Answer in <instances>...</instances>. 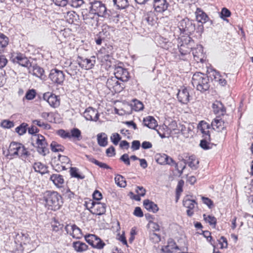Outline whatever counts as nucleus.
<instances>
[{"label": "nucleus", "instance_id": "obj_33", "mask_svg": "<svg viewBox=\"0 0 253 253\" xmlns=\"http://www.w3.org/2000/svg\"><path fill=\"white\" fill-rule=\"evenodd\" d=\"M33 168L35 171L41 173L42 175L48 173L47 167L41 162H36L34 163Z\"/></svg>", "mask_w": 253, "mask_h": 253}, {"label": "nucleus", "instance_id": "obj_3", "mask_svg": "<svg viewBox=\"0 0 253 253\" xmlns=\"http://www.w3.org/2000/svg\"><path fill=\"white\" fill-rule=\"evenodd\" d=\"M192 84L194 87L202 93L208 90L210 87L209 77L201 72H196L193 75Z\"/></svg>", "mask_w": 253, "mask_h": 253}, {"label": "nucleus", "instance_id": "obj_15", "mask_svg": "<svg viewBox=\"0 0 253 253\" xmlns=\"http://www.w3.org/2000/svg\"><path fill=\"white\" fill-rule=\"evenodd\" d=\"M118 79L115 77H111L108 79L106 86L110 89H113L115 92H120L124 88V84L118 82Z\"/></svg>", "mask_w": 253, "mask_h": 253}, {"label": "nucleus", "instance_id": "obj_13", "mask_svg": "<svg viewBox=\"0 0 253 253\" xmlns=\"http://www.w3.org/2000/svg\"><path fill=\"white\" fill-rule=\"evenodd\" d=\"M77 62L82 69L85 70H89L93 68L96 63L94 56H92L90 59H88L78 56Z\"/></svg>", "mask_w": 253, "mask_h": 253}, {"label": "nucleus", "instance_id": "obj_22", "mask_svg": "<svg viewBox=\"0 0 253 253\" xmlns=\"http://www.w3.org/2000/svg\"><path fill=\"white\" fill-rule=\"evenodd\" d=\"M189 93L185 87H181L177 93V98L179 102L182 104H187L189 101Z\"/></svg>", "mask_w": 253, "mask_h": 253}, {"label": "nucleus", "instance_id": "obj_36", "mask_svg": "<svg viewBox=\"0 0 253 253\" xmlns=\"http://www.w3.org/2000/svg\"><path fill=\"white\" fill-rule=\"evenodd\" d=\"M114 6L118 9H123L129 5L128 0H113Z\"/></svg>", "mask_w": 253, "mask_h": 253}, {"label": "nucleus", "instance_id": "obj_9", "mask_svg": "<svg viewBox=\"0 0 253 253\" xmlns=\"http://www.w3.org/2000/svg\"><path fill=\"white\" fill-rule=\"evenodd\" d=\"M48 78L52 83L56 85H62L65 75L62 71L54 68L50 70Z\"/></svg>", "mask_w": 253, "mask_h": 253}, {"label": "nucleus", "instance_id": "obj_21", "mask_svg": "<svg viewBox=\"0 0 253 253\" xmlns=\"http://www.w3.org/2000/svg\"><path fill=\"white\" fill-rule=\"evenodd\" d=\"M84 117L87 121L96 122L99 119V114L96 109L89 107L84 111Z\"/></svg>", "mask_w": 253, "mask_h": 253}, {"label": "nucleus", "instance_id": "obj_45", "mask_svg": "<svg viewBox=\"0 0 253 253\" xmlns=\"http://www.w3.org/2000/svg\"><path fill=\"white\" fill-rule=\"evenodd\" d=\"M27 126L28 124L23 123L15 128V131L20 135H23L27 131Z\"/></svg>", "mask_w": 253, "mask_h": 253}, {"label": "nucleus", "instance_id": "obj_20", "mask_svg": "<svg viewBox=\"0 0 253 253\" xmlns=\"http://www.w3.org/2000/svg\"><path fill=\"white\" fill-rule=\"evenodd\" d=\"M65 229L73 238L81 239L83 236L81 229L75 224H67Z\"/></svg>", "mask_w": 253, "mask_h": 253}, {"label": "nucleus", "instance_id": "obj_29", "mask_svg": "<svg viewBox=\"0 0 253 253\" xmlns=\"http://www.w3.org/2000/svg\"><path fill=\"white\" fill-rule=\"evenodd\" d=\"M73 247L78 253L83 252L88 249V246L84 243L81 241H76L73 243Z\"/></svg>", "mask_w": 253, "mask_h": 253}, {"label": "nucleus", "instance_id": "obj_17", "mask_svg": "<svg viewBox=\"0 0 253 253\" xmlns=\"http://www.w3.org/2000/svg\"><path fill=\"white\" fill-rule=\"evenodd\" d=\"M212 128L218 132L221 131L224 133V136L227 133L226 130V124L225 123L219 116H217L211 122V124Z\"/></svg>", "mask_w": 253, "mask_h": 253}, {"label": "nucleus", "instance_id": "obj_46", "mask_svg": "<svg viewBox=\"0 0 253 253\" xmlns=\"http://www.w3.org/2000/svg\"><path fill=\"white\" fill-rule=\"evenodd\" d=\"M9 39L3 34L0 33V47H5L8 44Z\"/></svg>", "mask_w": 253, "mask_h": 253}, {"label": "nucleus", "instance_id": "obj_1", "mask_svg": "<svg viewBox=\"0 0 253 253\" xmlns=\"http://www.w3.org/2000/svg\"><path fill=\"white\" fill-rule=\"evenodd\" d=\"M30 155L22 144L12 141L9 144L6 157L10 159L16 157L26 159Z\"/></svg>", "mask_w": 253, "mask_h": 253}, {"label": "nucleus", "instance_id": "obj_54", "mask_svg": "<svg viewBox=\"0 0 253 253\" xmlns=\"http://www.w3.org/2000/svg\"><path fill=\"white\" fill-rule=\"evenodd\" d=\"M134 102V106H133V109L136 111H138L142 110L143 109L144 106L143 103L135 99L133 101Z\"/></svg>", "mask_w": 253, "mask_h": 253}, {"label": "nucleus", "instance_id": "obj_52", "mask_svg": "<svg viewBox=\"0 0 253 253\" xmlns=\"http://www.w3.org/2000/svg\"><path fill=\"white\" fill-rule=\"evenodd\" d=\"M110 139L112 143L117 145L121 139V137L118 133H114L112 134Z\"/></svg>", "mask_w": 253, "mask_h": 253}, {"label": "nucleus", "instance_id": "obj_18", "mask_svg": "<svg viewBox=\"0 0 253 253\" xmlns=\"http://www.w3.org/2000/svg\"><path fill=\"white\" fill-rule=\"evenodd\" d=\"M153 6L155 11L162 13L168 10L170 4L168 0H153Z\"/></svg>", "mask_w": 253, "mask_h": 253}, {"label": "nucleus", "instance_id": "obj_61", "mask_svg": "<svg viewBox=\"0 0 253 253\" xmlns=\"http://www.w3.org/2000/svg\"><path fill=\"white\" fill-rule=\"evenodd\" d=\"M231 15V12L229 9L225 7H223L221 11V17L224 19V17H229Z\"/></svg>", "mask_w": 253, "mask_h": 253}, {"label": "nucleus", "instance_id": "obj_37", "mask_svg": "<svg viewBox=\"0 0 253 253\" xmlns=\"http://www.w3.org/2000/svg\"><path fill=\"white\" fill-rule=\"evenodd\" d=\"M176 250H180L175 243H171V244L165 246L162 249V252L164 253H172Z\"/></svg>", "mask_w": 253, "mask_h": 253}, {"label": "nucleus", "instance_id": "obj_5", "mask_svg": "<svg viewBox=\"0 0 253 253\" xmlns=\"http://www.w3.org/2000/svg\"><path fill=\"white\" fill-rule=\"evenodd\" d=\"M203 134V139L201 140L200 146L204 150H209L212 148L213 143L211 142V136L210 131L205 130L209 128V124L204 121H201L198 126Z\"/></svg>", "mask_w": 253, "mask_h": 253}, {"label": "nucleus", "instance_id": "obj_28", "mask_svg": "<svg viewBox=\"0 0 253 253\" xmlns=\"http://www.w3.org/2000/svg\"><path fill=\"white\" fill-rule=\"evenodd\" d=\"M143 125L144 126L151 129H155L158 126L157 122L152 116H147L143 119Z\"/></svg>", "mask_w": 253, "mask_h": 253}, {"label": "nucleus", "instance_id": "obj_57", "mask_svg": "<svg viewBox=\"0 0 253 253\" xmlns=\"http://www.w3.org/2000/svg\"><path fill=\"white\" fill-rule=\"evenodd\" d=\"M63 195L68 199L71 200L72 198L74 197V193L70 191V190L68 188L67 189H64L63 191Z\"/></svg>", "mask_w": 253, "mask_h": 253}, {"label": "nucleus", "instance_id": "obj_43", "mask_svg": "<svg viewBox=\"0 0 253 253\" xmlns=\"http://www.w3.org/2000/svg\"><path fill=\"white\" fill-rule=\"evenodd\" d=\"M203 217L206 222L209 223L211 226H213V227H215L217 220L216 218L214 216L210 215H207L206 214H204Z\"/></svg>", "mask_w": 253, "mask_h": 253}, {"label": "nucleus", "instance_id": "obj_53", "mask_svg": "<svg viewBox=\"0 0 253 253\" xmlns=\"http://www.w3.org/2000/svg\"><path fill=\"white\" fill-rule=\"evenodd\" d=\"M36 90L34 89H32L29 90L26 92L25 97L27 100H31L33 99L36 97Z\"/></svg>", "mask_w": 253, "mask_h": 253}, {"label": "nucleus", "instance_id": "obj_11", "mask_svg": "<svg viewBox=\"0 0 253 253\" xmlns=\"http://www.w3.org/2000/svg\"><path fill=\"white\" fill-rule=\"evenodd\" d=\"M82 16L85 24L91 26H97L99 16L90 11V10L88 11L86 9H84L82 11Z\"/></svg>", "mask_w": 253, "mask_h": 253}, {"label": "nucleus", "instance_id": "obj_16", "mask_svg": "<svg viewBox=\"0 0 253 253\" xmlns=\"http://www.w3.org/2000/svg\"><path fill=\"white\" fill-rule=\"evenodd\" d=\"M43 99L47 102L49 105L53 108H57L60 105L59 97L54 94L48 92L43 94Z\"/></svg>", "mask_w": 253, "mask_h": 253}, {"label": "nucleus", "instance_id": "obj_14", "mask_svg": "<svg viewBox=\"0 0 253 253\" xmlns=\"http://www.w3.org/2000/svg\"><path fill=\"white\" fill-rule=\"evenodd\" d=\"M91 206L87 209L93 214L101 215L106 212V204L100 202L92 201L90 203Z\"/></svg>", "mask_w": 253, "mask_h": 253}, {"label": "nucleus", "instance_id": "obj_12", "mask_svg": "<svg viewBox=\"0 0 253 253\" xmlns=\"http://www.w3.org/2000/svg\"><path fill=\"white\" fill-rule=\"evenodd\" d=\"M84 238L85 241L94 248L102 249L105 245L101 239L94 234L85 235Z\"/></svg>", "mask_w": 253, "mask_h": 253}, {"label": "nucleus", "instance_id": "obj_42", "mask_svg": "<svg viewBox=\"0 0 253 253\" xmlns=\"http://www.w3.org/2000/svg\"><path fill=\"white\" fill-rule=\"evenodd\" d=\"M199 161L196 160L195 156H191L189 157L188 166L192 169H196L198 168Z\"/></svg>", "mask_w": 253, "mask_h": 253}, {"label": "nucleus", "instance_id": "obj_2", "mask_svg": "<svg viewBox=\"0 0 253 253\" xmlns=\"http://www.w3.org/2000/svg\"><path fill=\"white\" fill-rule=\"evenodd\" d=\"M43 199L45 206L53 211L59 209L62 204L61 196L55 191H46L44 194Z\"/></svg>", "mask_w": 253, "mask_h": 253}, {"label": "nucleus", "instance_id": "obj_62", "mask_svg": "<svg viewBox=\"0 0 253 253\" xmlns=\"http://www.w3.org/2000/svg\"><path fill=\"white\" fill-rule=\"evenodd\" d=\"M1 126L4 128H10L13 127L14 125L13 122L4 120L1 123Z\"/></svg>", "mask_w": 253, "mask_h": 253}, {"label": "nucleus", "instance_id": "obj_27", "mask_svg": "<svg viewBox=\"0 0 253 253\" xmlns=\"http://www.w3.org/2000/svg\"><path fill=\"white\" fill-rule=\"evenodd\" d=\"M143 206L147 211L153 213H156L159 211L158 205L148 199L143 201Z\"/></svg>", "mask_w": 253, "mask_h": 253}, {"label": "nucleus", "instance_id": "obj_58", "mask_svg": "<svg viewBox=\"0 0 253 253\" xmlns=\"http://www.w3.org/2000/svg\"><path fill=\"white\" fill-rule=\"evenodd\" d=\"M165 154H158L157 155L156 162L161 165H165V158L164 156H165Z\"/></svg>", "mask_w": 253, "mask_h": 253}, {"label": "nucleus", "instance_id": "obj_48", "mask_svg": "<svg viewBox=\"0 0 253 253\" xmlns=\"http://www.w3.org/2000/svg\"><path fill=\"white\" fill-rule=\"evenodd\" d=\"M84 3V0H67V4L76 8L81 7Z\"/></svg>", "mask_w": 253, "mask_h": 253}, {"label": "nucleus", "instance_id": "obj_51", "mask_svg": "<svg viewBox=\"0 0 253 253\" xmlns=\"http://www.w3.org/2000/svg\"><path fill=\"white\" fill-rule=\"evenodd\" d=\"M33 123L44 129H49L50 128V125L49 124L42 122L40 120H35L33 121Z\"/></svg>", "mask_w": 253, "mask_h": 253}, {"label": "nucleus", "instance_id": "obj_59", "mask_svg": "<svg viewBox=\"0 0 253 253\" xmlns=\"http://www.w3.org/2000/svg\"><path fill=\"white\" fill-rule=\"evenodd\" d=\"M120 160L123 162L126 166H129L130 162L129 158L128 155L127 154H123L120 158Z\"/></svg>", "mask_w": 253, "mask_h": 253}, {"label": "nucleus", "instance_id": "obj_25", "mask_svg": "<svg viewBox=\"0 0 253 253\" xmlns=\"http://www.w3.org/2000/svg\"><path fill=\"white\" fill-rule=\"evenodd\" d=\"M196 204V202L194 200H191L188 198L187 197H185L183 201V206L187 208V214L189 216H192L194 212L192 211L195 208V205Z\"/></svg>", "mask_w": 253, "mask_h": 253}, {"label": "nucleus", "instance_id": "obj_56", "mask_svg": "<svg viewBox=\"0 0 253 253\" xmlns=\"http://www.w3.org/2000/svg\"><path fill=\"white\" fill-rule=\"evenodd\" d=\"M33 71L34 75L38 77H42L44 72L43 69L39 66L34 67Z\"/></svg>", "mask_w": 253, "mask_h": 253}, {"label": "nucleus", "instance_id": "obj_41", "mask_svg": "<svg viewBox=\"0 0 253 253\" xmlns=\"http://www.w3.org/2000/svg\"><path fill=\"white\" fill-rule=\"evenodd\" d=\"M51 150L53 152H63L64 150V147L61 144H58L55 141H52L50 144Z\"/></svg>", "mask_w": 253, "mask_h": 253}, {"label": "nucleus", "instance_id": "obj_39", "mask_svg": "<svg viewBox=\"0 0 253 253\" xmlns=\"http://www.w3.org/2000/svg\"><path fill=\"white\" fill-rule=\"evenodd\" d=\"M113 31V27L107 25H103L102 30L100 32L99 35L100 36H104L106 38H109L110 36L111 32Z\"/></svg>", "mask_w": 253, "mask_h": 253}, {"label": "nucleus", "instance_id": "obj_8", "mask_svg": "<svg viewBox=\"0 0 253 253\" xmlns=\"http://www.w3.org/2000/svg\"><path fill=\"white\" fill-rule=\"evenodd\" d=\"M178 28L180 31V35L190 36L196 29L194 22L189 18H185L178 23Z\"/></svg>", "mask_w": 253, "mask_h": 253}, {"label": "nucleus", "instance_id": "obj_7", "mask_svg": "<svg viewBox=\"0 0 253 253\" xmlns=\"http://www.w3.org/2000/svg\"><path fill=\"white\" fill-rule=\"evenodd\" d=\"M32 140L35 141V143L33 142V145L36 148L37 152L40 154L45 156L49 152L48 144L43 135L39 134L34 135Z\"/></svg>", "mask_w": 253, "mask_h": 253}, {"label": "nucleus", "instance_id": "obj_10", "mask_svg": "<svg viewBox=\"0 0 253 253\" xmlns=\"http://www.w3.org/2000/svg\"><path fill=\"white\" fill-rule=\"evenodd\" d=\"M10 60L14 64L27 67L31 65V63L25 54L20 52H14L11 54Z\"/></svg>", "mask_w": 253, "mask_h": 253}, {"label": "nucleus", "instance_id": "obj_35", "mask_svg": "<svg viewBox=\"0 0 253 253\" xmlns=\"http://www.w3.org/2000/svg\"><path fill=\"white\" fill-rule=\"evenodd\" d=\"M97 142L99 146L105 147L108 144V137L106 133H100L97 135Z\"/></svg>", "mask_w": 253, "mask_h": 253}, {"label": "nucleus", "instance_id": "obj_24", "mask_svg": "<svg viewBox=\"0 0 253 253\" xmlns=\"http://www.w3.org/2000/svg\"><path fill=\"white\" fill-rule=\"evenodd\" d=\"M192 51V54L193 55L194 60L197 62L199 61L203 62V58L204 57L203 54V46L199 44L197 45L196 47H194L191 50Z\"/></svg>", "mask_w": 253, "mask_h": 253}, {"label": "nucleus", "instance_id": "obj_32", "mask_svg": "<svg viewBox=\"0 0 253 253\" xmlns=\"http://www.w3.org/2000/svg\"><path fill=\"white\" fill-rule=\"evenodd\" d=\"M64 14V17L66 19L67 22L69 24H72L75 21L77 20L78 15L75 11H70Z\"/></svg>", "mask_w": 253, "mask_h": 253}, {"label": "nucleus", "instance_id": "obj_63", "mask_svg": "<svg viewBox=\"0 0 253 253\" xmlns=\"http://www.w3.org/2000/svg\"><path fill=\"white\" fill-rule=\"evenodd\" d=\"M58 160L62 164H65L69 163L70 160L69 158L66 156L59 154L58 155Z\"/></svg>", "mask_w": 253, "mask_h": 253}, {"label": "nucleus", "instance_id": "obj_55", "mask_svg": "<svg viewBox=\"0 0 253 253\" xmlns=\"http://www.w3.org/2000/svg\"><path fill=\"white\" fill-rule=\"evenodd\" d=\"M57 134L63 138L70 139V132L64 129H59L57 131Z\"/></svg>", "mask_w": 253, "mask_h": 253}, {"label": "nucleus", "instance_id": "obj_30", "mask_svg": "<svg viewBox=\"0 0 253 253\" xmlns=\"http://www.w3.org/2000/svg\"><path fill=\"white\" fill-rule=\"evenodd\" d=\"M85 156L89 162L95 164L101 168L107 169H111V168L108 165L96 160L91 155H85Z\"/></svg>", "mask_w": 253, "mask_h": 253}, {"label": "nucleus", "instance_id": "obj_44", "mask_svg": "<svg viewBox=\"0 0 253 253\" xmlns=\"http://www.w3.org/2000/svg\"><path fill=\"white\" fill-rule=\"evenodd\" d=\"M70 173L71 177L83 179L84 176L79 173V169L76 167H70Z\"/></svg>", "mask_w": 253, "mask_h": 253}, {"label": "nucleus", "instance_id": "obj_31", "mask_svg": "<svg viewBox=\"0 0 253 253\" xmlns=\"http://www.w3.org/2000/svg\"><path fill=\"white\" fill-rule=\"evenodd\" d=\"M197 20L201 23H205L209 20V17L207 14L200 8H197L196 11Z\"/></svg>", "mask_w": 253, "mask_h": 253}, {"label": "nucleus", "instance_id": "obj_6", "mask_svg": "<svg viewBox=\"0 0 253 253\" xmlns=\"http://www.w3.org/2000/svg\"><path fill=\"white\" fill-rule=\"evenodd\" d=\"M178 48L180 55L182 56L190 53L194 45V41L190 36L181 35L179 38Z\"/></svg>", "mask_w": 253, "mask_h": 253}, {"label": "nucleus", "instance_id": "obj_50", "mask_svg": "<svg viewBox=\"0 0 253 253\" xmlns=\"http://www.w3.org/2000/svg\"><path fill=\"white\" fill-rule=\"evenodd\" d=\"M209 78H210L211 80H214L215 82L220 77L219 73L215 70H212L209 72Z\"/></svg>", "mask_w": 253, "mask_h": 253}, {"label": "nucleus", "instance_id": "obj_38", "mask_svg": "<svg viewBox=\"0 0 253 253\" xmlns=\"http://www.w3.org/2000/svg\"><path fill=\"white\" fill-rule=\"evenodd\" d=\"M70 139L73 138L74 139L80 141L82 139L81 130L77 128H73L70 132Z\"/></svg>", "mask_w": 253, "mask_h": 253}, {"label": "nucleus", "instance_id": "obj_26", "mask_svg": "<svg viewBox=\"0 0 253 253\" xmlns=\"http://www.w3.org/2000/svg\"><path fill=\"white\" fill-rule=\"evenodd\" d=\"M49 180L57 188H62L64 184V179L62 175L59 174H52L50 176Z\"/></svg>", "mask_w": 253, "mask_h": 253}, {"label": "nucleus", "instance_id": "obj_4", "mask_svg": "<svg viewBox=\"0 0 253 253\" xmlns=\"http://www.w3.org/2000/svg\"><path fill=\"white\" fill-rule=\"evenodd\" d=\"M88 9L98 16L105 18H109L110 16V11L108 10L106 5L101 1L98 0H90Z\"/></svg>", "mask_w": 253, "mask_h": 253}, {"label": "nucleus", "instance_id": "obj_49", "mask_svg": "<svg viewBox=\"0 0 253 253\" xmlns=\"http://www.w3.org/2000/svg\"><path fill=\"white\" fill-rule=\"evenodd\" d=\"M150 240L153 243H158L161 241V236L160 235L155 233L154 232H152L150 233L149 236Z\"/></svg>", "mask_w": 253, "mask_h": 253}, {"label": "nucleus", "instance_id": "obj_34", "mask_svg": "<svg viewBox=\"0 0 253 253\" xmlns=\"http://www.w3.org/2000/svg\"><path fill=\"white\" fill-rule=\"evenodd\" d=\"M143 21H146L150 25H154L156 23L154 12L151 11L145 13L143 17Z\"/></svg>", "mask_w": 253, "mask_h": 253}, {"label": "nucleus", "instance_id": "obj_64", "mask_svg": "<svg viewBox=\"0 0 253 253\" xmlns=\"http://www.w3.org/2000/svg\"><path fill=\"white\" fill-rule=\"evenodd\" d=\"M106 153L108 157H112L113 156H115L116 153L115 149L114 147H113V146H111L109 148L107 149L106 151Z\"/></svg>", "mask_w": 253, "mask_h": 253}, {"label": "nucleus", "instance_id": "obj_19", "mask_svg": "<svg viewBox=\"0 0 253 253\" xmlns=\"http://www.w3.org/2000/svg\"><path fill=\"white\" fill-rule=\"evenodd\" d=\"M114 75L118 80L124 82H127L130 78L127 69L121 66H117L115 68Z\"/></svg>", "mask_w": 253, "mask_h": 253}, {"label": "nucleus", "instance_id": "obj_47", "mask_svg": "<svg viewBox=\"0 0 253 253\" xmlns=\"http://www.w3.org/2000/svg\"><path fill=\"white\" fill-rule=\"evenodd\" d=\"M28 235L27 234H25L22 232L20 233H17L15 237V240H17L18 242H20V243H22L23 242H26L28 240Z\"/></svg>", "mask_w": 253, "mask_h": 253}, {"label": "nucleus", "instance_id": "obj_60", "mask_svg": "<svg viewBox=\"0 0 253 253\" xmlns=\"http://www.w3.org/2000/svg\"><path fill=\"white\" fill-rule=\"evenodd\" d=\"M56 5L64 7L67 4V0H51Z\"/></svg>", "mask_w": 253, "mask_h": 253}, {"label": "nucleus", "instance_id": "obj_40", "mask_svg": "<svg viewBox=\"0 0 253 253\" xmlns=\"http://www.w3.org/2000/svg\"><path fill=\"white\" fill-rule=\"evenodd\" d=\"M115 183L120 187H125L126 186V181L124 177L120 174H117L115 177Z\"/></svg>", "mask_w": 253, "mask_h": 253}, {"label": "nucleus", "instance_id": "obj_23", "mask_svg": "<svg viewBox=\"0 0 253 253\" xmlns=\"http://www.w3.org/2000/svg\"><path fill=\"white\" fill-rule=\"evenodd\" d=\"M212 109L214 113L219 116L226 113V108L220 101H215L212 104Z\"/></svg>", "mask_w": 253, "mask_h": 253}]
</instances>
